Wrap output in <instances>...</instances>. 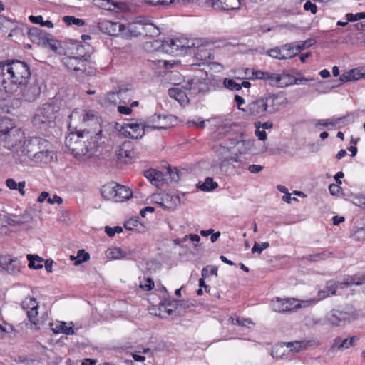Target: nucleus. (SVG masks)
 <instances>
[{
    "label": "nucleus",
    "mask_w": 365,
    "mask_h": 365,
    "mask_svg": "<svg viewBox=\"0 0 365 365\" xmlns=\"http://www.w3.org/2000/svg\"><path fill=\"white\" fill-rule=\"evenodd\" d=\"M30 77V68L25 62L12 60L0 63V91L14 94L28 83Z\"/></svg>",
    "instance_id": "nucleus-1"
},
{
    "label": "nucleus",
    "mask_w": 365,
    "mask_h": 365,
    "mask_svg": "<svg viewBox=\"0 0 365 365\" xmlns=\"http://www.w3.org/2000/svg\"><path fill=\"white\" fill-rule=\"evenodd\" d=\"M58 110L59 106L53 102L43 103L36 110L33 124L40 129L50 126L54 122Z\"/></svg>",
    "instance_id": "nucleus-2"
},
{
    "label": "nucleus",
    "mask_w": 365,
    "mask_h": 365,
    "mask_svg": "<svg viewBox=\"0 0 365 365\" xmlns=\"http://www.w3.org/2000/svg\"><path fill=\"white\" fill-rule=\"evenodd\" d=\"M123 128V134L125 137L133 139L141 138L145 135L146 129H165L166 127L160 125H150L143 120H132L129 123H125Z\"/></svg>",
    "instance_id": "nucleus-3"
},
{
    "label": "nucleus",
    "mask_w": 365,
    "mask_h": 365,
    "mask_svg": "<svg viewBox=\"0 0 365 365\" xmlns=\"http://www.w3.org/2000/svg\"><path fill=\"white\" fill-rule=\"evenodd\" d=\"M81 138H83L82 132L79 131L76 135L71 133L66 138V145L76 158H90L93 154L92 152L93 148L87 145L81 148L82 145L80 140Z\"/></svg>",
    "instance_id": "nucleus-4"
},
{
    "label": "nucleus",
    "mask_w": 365,
    "mask_h": 365,
    "mask_svg": "<svg viewBox=\"0 0 365 365\" xmlns=\"http://www.w3.org/2000/svg\"><path fill=\"white\" fill-rule=\"evenodd\" d=\"M200 81L198 79H192L187 83L185 89L182 90L177 86L171 88L168 90V94L170 98L176 100L180 105H185L189 102L188 95L196 94L201 91V88L198 87Z\"/></svg>",
    "instance_id": "nucleus-5"
},
{
    "label": "nucleus",
    "mask_w": 365,
    "mask_h": 365,
    "mask_svg": "<svg viewBox=\"0 0 365 365\" xmlns=\"http://www.w3.org/2000/svg\"><path fill=\"white\" fill-rule=\"evenodd\" d=\"M50 143L40 137L25 138L21 148L17 150V156L19 159L24 157L30 158L32 154L38 152L41 148L49 147Z\"/></svg>",
    "instance_id": "nucleus-6"
},
{
    "label": "nucleus",
    "mask_w": 365,
    "mask_h": 365,
    "mask_svg": "<svg viewBox=\"0 0 365 365\" xmlns=\"http://www.w3.org/2000/svg\"><path fill=\"white\" fill-rule=\"evenodd\" d=\"M135 27L133 24H128L125 26L119 22H113L108 20H103L98 23L99 30L103 34L110 36H118L120 33H123L125 30L130 32L131 36H138L142 34V31H139L138 34H133V29Z\"/></svg>",
    "instance_id": "nucleus-7"
},
{
    "label": "nucleus",
    "mask_w": 365,
    "mask_h": 365,
    "mask_svg": "<svg viewBox=\"0 0 365 365\" xmlns=\"http://www.w3.org/2000/svg\"><path fill=\"white\" fill-rule=\"evenodd\" d=\"M267 115H272L286 107L287 98L282 93H267L262 96Z\"/></svg>",
    "instance_id": "nucleus-8"
},
{
    "label": "nucleus",
    "mask_w": 365,
    "mask_h": 365,
    "mask_svg": "<svg viewBox=\"0 0 365 365\" xmlns=\"http://www.w3.org/2000/svg\"><path fill=\"white\" fill-rule=\"evenodd\" d=\"M25 139V133L20 129H13L6 135H3L1 141L3 146L10 150H12L17 156V150L21 148Z\"/></svg>",
    "instance_id": "nucleus-9"
},
{
    "label": "nucleus",
    "mask_w": 365,
    "mask_h": 365,
    "mask_svg": "<svg viewBox=\"0 0 365 365\" xmlns=\"http://www.w3.org/2000/svg\"><path fill=\"white\" fill-rule=\"evenodd\" d=\"M304 300L299 301L295 299H281L277 297L272 301V307L277 312H293L301 307H307L304 303Z\"/></svg>",
    "instance_id": "nucleus-10"
},
{
    "label": "nucleus",
    "mask_w": 365,
    "mask_h": 365,
    "mask_svg": "<svg viewBox=\"0 0 365 365\" xmlns=\"http://www.w3.org/2000/svg\"><path fill=\"white\" fill-rule=\"evenodd\" d=\"M244 112L248 116L256 119L265 118L268 115L262 96L258 97L250 102Z\"/></svg>",
    "instance_id": "nucleus-11"
},
{
    "label": "nucleus",
    "mask_w": 365,
    "mask_h": 365,
    "mask_svg": "<svg viewBox=\"0 0 365 365\" xmlns=\"http://www.w3.org/2000/svg\"><path fill=\"white\" fill-rule=\"evenodd\" d=\"M117 160L120 163H132L136 158V153L130 142H125L115 151Z\"/></svg>",
    "instance_id": "nucleus-12"
},
{
    "label": "nucleus",
    "mask_w": 365,
    "mask_h": 365,
    "mask_svg": "<svg viewBox=\"0 0 365 365\" xmlns=\"http://www.w3.org/2000/svg\"><path fill=\"white\" fill-rule=\"evenodd\" d=\"M19 91L21 92L20 98L27 102L36 101L41 93V86L36 81L29 84L26 83L22 88H19Z\"/></svg>",
    "instance_id": "nucleus-13"
},
{
    "label": "nucleus",
    "mask_w": 365,
    "mask_h": 365,
    "mask_svg": "<svg viewBox=\"0 0 365 365\" xmlns=\"http://www.w3.org/2000/svg\"><path fill=\"white\" fill-rule=\"evenodd\" d=\"M191 48H195L194 56L196 60L205 63L207 60L213 58L212 53L209 47L210 45H205L202 39H195L191 42Z\"/></svg>",
    "instance_id": "nucleus-14"
},
{
    "label": "nucleus",
    "mask_w": 365,
    "mask_h": 365,
    "mask_svg": "<svg viewBox=\"0 0 365 365\" xmlns=\"http://www.w3.org/2000/svg\"><path fill=\"white\" fill-rule=\"evenodd\" d=\"M69 51L68 55L84 58L87 61L88 58L93 52V48L89 43H84L83 44L81 41L72 40Z\"/></svg>",
    "instance_id": "nucleus-15"
},
{
    "label": "nucleus",
    "mask_w": 365,
    "mask_h": 365,
    "mask_svg": "<svg viewBox=\"0 0 365 365\" xmlns=\"http://www.w3.org/2000/svg\"><path fill=\"white\" fill-rule=\"evenodd\" d=\"M0 267L7 272L8 274L16 275L21 272L22 266L19 259L10 255L0 257Z\"/></svg>",
    "instance_id": "nucleus-16"
},
{
    "label": "nucleus",
    "mask_w": 365,
    "mask_h": 365,
    "mask_svg": "<svg viewBox=\"0 0 365 365\" xmlns=\"http://www.w3.org/2000/svg\"><path fill=\"white\" fill-rule=\"evenodd\" d=\"M64 65L70 70L84 72L86 70L87 61L74 56L66 55L63 58Z\"/></svg>",
    "instance_id": "nucleus-17"
},
{
    "label": "nucleus",
    "mask_w": 365,
    "mask_h": 365,
    "mask_svg": "<svg viewBox=\"0 0 365 365\" xmlns=\"http://www.w3.org/2000/svg\"><path fill=\"white\" fill-rule=\"evenodd\" d=\"M349 314L338 309H332L327 314V321L334 326L340 327L349 319Z\"/></svg>",
    "instance_id": "nucleus-18"
},
{
    "label": "nucleus",
    "mask_w": 365,
    "mask_h": 365,
    "mask_svg": "<svg viewBox=\"0 0 365 365\" xmlns=\"http://www.w3.org/2000/svg\"><path fill=\"white\" fill-rule=\"evenodd\" d=\"M212 7L216 10H236L240 7V0H209Z\"/></svg>",
    "instance_id": "nucleus-19"
},
{
    "label": "nucleus",
    "mask_w": 365,
    "mask_h": 365,
    "mask_svg": "<svg viewBox=\"0 0 365 365\" xmlns=\"http://www.w3.org/2000/svg\"><path fill=\"white\" fill-rule=\"evenodd\" d=\"M286 345L287 347L290 348V351L299 352L302 349H307L310 347L317 346L319 343L315 340H302L288 342Z\"/></svg>",
    "instance_id": "nucleus-20"
},
{
    "label": "nucleus",
    "mask_w": 365,
    "mask_h": 365,
    "mask_svg": "<svg viewBox=\"0 0 365 365\" xmlns=\"http://www.w3.org/2000/svg\"><path fill=\"white\" fill-rule=\"evenodd\" d=\"M49 147L41 148L38 152L33 155V160L36 163H48L52 161L53 153L49 150Z\"/></svg>",
    "instance_id": "nucleus-21"
},
{
    "label": "nucleus",
    "mask_w": 365,
    "mask_h": 365,
    "mask_svg": "<svg viewBox=\"0 0 365 365\" xmlns=\"http://www.w3.org/2000/svg\"><path fill=\"white\" fill-rule=\"evenodd\" d=\"M160 199V205L168 210L175 209L180 200L178 196L168 193L163 194Z\"/></svg>",
    "instance_id": "nucleus-22"
},
{
    "label": "nucleus",
    "mask_w": 365,
    "mask_h": 365,
    "mask_svg": "<svg viewBox=\"0 0 365 365\" xmlns=\"http://www.w3.org/2000/svg\"><path fill=\"white\" fill-rule=\"evenodd\" d=\"M340 282L342 288L351 285H361L365 284V274L363 275L355 274L353 276H347L342 282Z\"/></svg>",
    "instance_id": "nucleus-23"
},
{
    "label": "nucleus",
    "mask_w": 365,
    "mask_h": 365,
    "mask_svg": "<svg viewBox=\"0 0 365 365\" xmlns=\"http://www.w3.org/2000/svg\"><path fill=\"white\" fill-rule=\"evenodd\" d=\"M169 43L171 45V47L173 48V51H175V53H173V56L178 55L180 52H182L184 50V48H191L190 42L185 39L181 40L178 38H170V41Z\"/></svg>",
    "instance_id": "nucleus-24"
},
{
    "label": "nucleus",
    "mask_w": 365,
    "mask_h": 365,
    "mask_svg": "<svg viewBox=\"0 0 365 365\" xmlns=\"http://www.w3.org/2000/svg\"><path fill=\"white\" fill-rule=\"evenodd\" d=\"M28 35L29 38L34 43H45L46 33L42 29L37 27H33L29 29Z\"/></svg>",
    "instance_id": "nucleus-25"
},
{
    "label": "nucleus",
    "mask_w": 365,
    "mask_h": 365,
    "mask_svg": "<svg viewBox=\"0 0 365 365\" xmlns=\"http://www.w3.org/2000/svg\"><path fill=\"white\" fill-rule=\"evenodd\" d=\"M13 129H18V128L14 125L11 118L7 117L0 118V138L10 133Z\"/></svg>",
    "instance_id": "nucleus-26"
},
{
    "label": "nucleus",
    "mask_w": 365,
    "mask_h": 365,
    "mask_svg": "<svg viewBox=\"0 0 365 365\" xmlns=\"http://www.w3.org/2000/svg\"><path fill=\"white\" fill-rule=\"evenodd\" d=\"M101 194L105 199L116 202L117 187H115V185H103L101 188Z\"/></svg>",
    "instance_id": "nucleus-27"
},
{
    "label": "nucleus",
    "mask_w": 365,
    "mask_h": 365,
    "mask_svg": "<svg viewBox=\"0 0 365 365\" xmlns=\"http://www.w3.org/2000/svg\"><path fill=\"white\" fill-rule=\"evenodd\" d=\"M235 144V143H231ZM237 146V150L240 153H246L250 150L255 145V140L252 138H242L235 143Z\"/></svg>",
    "instance_id": "nucleus-28"
},
{
    "label": "nucleus",
    "mask_w": 365,
    "mask_h": 365,
    "mask_svg": "<svg viewBox=\"0 0 365 365\" xmlns=\"http://www.w3.org/2000/svg\"><path fill=\"white\" fill-rule=\"evenodd\" d=\"M52 331L56 333H62L66 335H71L74 334V330L72 327L67 326V324L64 322H60L56 324H51Z\"/></svg>",
    "instance_id": "nucleus-29"
},
{
    "label": "nucleus",
    "mask_w": 365,
    "mask_h": 365,
    "mask_svg": "<svg viewBox=\"0 0 365 365\" xmlns=\"http://www.w3.org/2000/svg\"><path fill=\"white\" fill-rule=\"evenodd\" d=\"M115 187H117L116 202H123L125 200H128L132 197V191L125 186L116 184Z\"/></svg>",
    "instance_id": "nucleus-30"
},
{
    "label": "nucleus",
    "mask_w": 365,
    "mask_h": 365,
    "mask_svg": "<svg viewBox=\"0 0 365 365\" xmlns=\"http://www.w3.org/2000/svg\"><path fill=\"white\" fill-rule=\"evenodd\" d=\"M287 76L286 74H279L275 73L266 72L264 81L272 86H279L282 80Z\"/></svg>",
    "instance_id": "nucleus-31"
},
{
    "label": "nucleus",
    "mask_w": 365,
    "mask_h": 365,
    "mask_svg": "<svg viewBox=\"0 0 365 365\" xmlns=\"http://www.w3.org/2000/svg\"><path fill=\"white\" fill-rule=\"evenodd\" d=\"M26 258L29 261L28 266L30 269H39L43 267L44 259L38 255L29 254Z\"/></svg>",
    "instance_id": "nucleus-32"
},
{
    "label": "nucleus",
    "mask_w": 365,
    "mask_h": 365,
    "mask_svg": "<svg viewBox=\"0 0 365 365\" xmlns=\"http://www.w3.org/2000/svg\"><path fill=\"white\" fill-rule=\"evenodd\" d=\"M93 4L95 6L107 11H113L118 7L117 3L111 0H93Z\"/></svg>",
    "instance_id": "nucleus-33"
},
{
    "label": "nucleus",
    "mask_w": 365,
    "mask_h": 365,
    "mask_svg": "<svg viewBox=\"0 0 365 365\" xmlns=\"http://www.w3.org/2000/svg\"><path fill=\"white\" fill-rule=\"evenodd\" d=\"M330 295V293L325 288L318 292L317 297L304 300V303L307 307L312 306L318 303L319 301L324 299Z\"/></svg>",
    "instance_id": "nucleus-34"
},
{
    "label": "nucleus",
    "mask_w": 365,
    "mask_h": 365,
    "mask_svg": "<svg viewBox=\"0 0 365 365\" xmlns=\"http://www.w3.org/2000/svg\"><path fill=\"white\" fill-rule=\"evenodd\" d=\"M349 31L357 30L359 32L356 34L357 38L363 40L365 43V20L354 24L350 25L348 28Z\"/></svg>",
    "instance_id": "nucleus-35"
},
{
    "label": "nucleus",
    "mask_w": 365,
    "mask_h": 365,
    "mask_svg": "<svg viewBox=\"0 0 365 365\" xmlns=\"http://www.w3.org/2000/svg\"><path fill=\"white\" fill-rule=\"evenodd\" d=\"M282 52L286 56V59L292 58L296 56L299 51H297V43L296 42L287 43L282 46Z\"/></svg>",
    "instance_id": "nucleus-36"
},
{
    "label": "nucleus",
    "mask_w": 365,
    "mask_h": 365,
    "mask_svg": "<svg viewBox=\"0 0 365 365\" xmlns=\"http://www.w3.org/2000/svg\"><path fill=\"white\" fill-rule=\"evenodd\" d=\"M108 257L113 259H119L126 257V252L120 247L109 248L106 251Z\"/></svg>",
    "instance_id": "nucleus-37"
},
{
    "label": "nucleus",
    "mask_w": 365,
    "mask_h": 365,
    "mask_svg": "<svg viewBox=\"0 0 365 365\" xmlns=\"http://www.w3.org/2000/svg\"><path fill=\"white\" fill-rule=\"evenodd\" d=\"M170 41V38L165 40L163 41L159 42L158 41H155L156 44V49L159 51L164 52L165 53L173 55L175 53L173 51V48L171 47V45L169 43Z\"/></svg>",
    "instance_id": "nucleus-38"
},
{
    "label": "nucleus",
    "mask_w": 365,
    "mask_h": 365,
    "mask_svg": "<svg viewBox=\"0 0 365 365\" xmlns=\"http://www.w3.org/2000/svg\"><path fill=\"white\" fill-rule=\"evenodd\" d=\"M140 26L146 36H155L160 34L158 28L152 23H147L143 25L140 24Z\"/></svg>",
    "instance_id": "nucleus-39"
},
{
    "label": "nucleus",
    "mask_w": 365,
    "mask_h": 365,
    "mask_svg": "<svg viewBox=\"0 0 365 365\" xmlns=\"http://www.w3.org/2000/svg\"><path fill=\"white\" fill-rule=\"evenodd\" d=\"M229 322L233 324V325H239L245 327L250 328V325L254 324L252 321L250 319L248 318H244V317H236L234 318L233 317H230L229 318Z\"/></svg>",
    "instance_id": "nucleus-40"
},
{
    "label": "nucleus",
    "mask_w": 365,
    "mask_h": 365,
    "mask_svg": "<svg viewBox=\"0 0 365 365\" xmlns=\"http://www.w3.org/2000/svg\"><path fill=\"white\" fill-rule=\"evenodd\" d=\"M344 118H330V119H320L317 120L316 127L318 125H322L324 127H327L329 125L336 126L339 124Z\"/></svg>",
    "instance_id": "nucleus-41"
},
{
    "label": "nucleus",
    "mask_w": 365,
    "mask_h": 365,
    "mask_svg": "<svg viewBox=\"0 0 365 365\" xmlns=\"http://www.w3.org/2000/svg\"><path fill=\"white\" fill-rule=\"evenodd\" d=\"M267 54L273 58L279 60L286 59V56L284 53L282 52V46L268 50Z\"/></svg>",
    "instance_id": "nucleus-42"
},
{
    "label": "nucleus",
    "mask_w": 365,
    "mask_h": 365,
    "mask_svg": "<svg viewBox=\"0 0 365 365\" xmlns=\"http://www.w3.org/2000/svg\"><path fill=\"white\" fill-rule=\"evenodd\" d=\"M217 186V182H215L212 178L207 177L205 181L200 185V189L202 191L209 192L215 189Z\"/></svg>",
    "instance_id": "nucleus-43"
},
{
    "label": "nucleus",
    "mask_w": 365,
    "mask_h": 365,
    "mask_svg": "<svg viewBox=\"0 0 365 365\" xmlns=\"http://www.w3.org/2000/svg\"><path fill=\"white\" fill-rule=\"evenodd\" d=\"M63 21L68 26L73 24L78 26H82L84 25V21L83 19L74 16H66L63 17Z\"/></svg>",
    "instance_id": "nucleus-44"
},
{
    "label": "nucleus",
    "mask_w": 365,
    "mask_h": 365,
    "mask_svg": "<svg viewBox=\"0 0 365 365\" xmlns=\"http://www.w3.org/2000/svg\"><path fill=\"white\" fill-rule=\"evenodd\" d=\"M339 288H342L340 282L329 281L325 286V289L328 290L330 294H335Z\"/></svg>",
    "instance_id": "nucleus-45"
},
{
    "label": "nucleus",
    "mask_w": 365,
    "mask_h": 365,
    "mask_svg": "<svg viewBox=\"0 0 365 365\" xmlns=\"http://www.w3.org/2000/svg\"><path fill=\"white\" fill-rule=\"evenodd\" d=\"M297 43V51H301L307 48H309L316 43V40L314 38H309L304 41H298Z\"/></svg>",
    "instance_id": "nucleus-46"
},
{
    "label": "nucleus",
    "mask_w": 365,
    "mask_h": 365,
    "mask_svg": "<svg viewBox=\"0 0 365 365\" xmlns=\"http://www.w3.org/2000/svg\"><path fill=\"white\" fill-rule=\"evenodd\" d=\"M223 84L225 87L231 91H240L241 89L240 83L235 82L233 79L225 78Z\"/></svg>",
    "instance_id": "nucleus-47"
},
{
    "label": "nucleus",
    "mask_w": 365,
    "mask_h": 365,
    "mask_svg": "<svg viewBox=\"0 0 365 365\" xmlns=\"http://www.w3.org/2000/svg\"><path fill=\"white\" fill-rule=\"evenodd\" d=\"M22 307L24 309H38V304L35 299L30 297V298H26L22 302Z\"/></svg>",
    "instance_id": "nucleus-48"
},
{
    "label": "nucleus",
    "mask_w": 365,
    "mask_h": 365,
    "mask_svg": "<svg viewBox=\"0 0 365 365\" xmlns=\"http://www.w3.org/2000/svg\"><path fill=\"white\" fill-rule=\"evenodd\" d=\"M255 127V135L260 140H265L267 139V133L265 130H261V122L257 121L254 123Z\"/></svg>",
    "instance_id": "nucleus-49"
},
{
    "label": "nucleus",
    "mask_w": 365,
    "mask_h": 365,
    "mask_svg": "<svg viewBox=\"0 0 365 365\" xmlns=\"http://www.w3.org/2000/svg\"><path fill=\"white\" fill-rule=\"evenodd\" d=\"M217 270L218 269L216 266H207L202 269L201 275L203 278L207 277L209 274L217 276Z\"/></svg>",
    "instance_id": "nucleus-50"
},
{
    "label": "nucleus",
    "mask_w": 365,
    "mask_h": 365,
    "mask_svg": "<svg viewBox=\"0 0 365 365\" xmlns=\"http://www.w3.org/2000/svg\"><path fill=\"white\" fill-rule=\"evenodd\" d=\"M140 222L135 219H130L125 222L124 227L128 230H138Z\"/></svg>",
    "instance_id": "nucleus-51"
},
{
    "label": "nucleus",
    "mask_w": 365,
    "mask_h": 365,
    "mask_svg": "<svg viewBox=\"0 0 365 365\" xmlns=\"http://www.w3.org/2000/svg\"><path fill=\"white\" fill-rule=\"evenodd\" d=\"M90 258V255L88 252H86L83 250L78 251L77 259L75 262L76 264H81L88 261Z\"/></svg>",
    "instance_id": "nucleus-52"
},
{
    "label": "nucleus",
    "mask_w": 365,
    "mask_h": 365,
    "mask_svg": "<svg viewBox=\"0 0 365 365\" xmlns=\"http://www.w3.org/2000/svg\"><path fill=\"white\" fill-rule=\"evenodd\" d=\"M163 176L164 175H163V173H161L160 171H158L157 174L155 176V179H153L151 181V184L155 185V187H157L158 188L162 187L163 184H164Z\"/></svg>",
    "instance_id": "nucleus-53"
},
{
    "label": "nucleus",
    "mask_w": 365,
    "mask_h": 365,
    "mask_svg": "<svg viewBox=\"0 0 365 365\" xmlns=\"http://www.w3.org/2000/svg\"><path fill=\"white\" fill-rule=\"evenodd\" d=\"M354 72L355 71L350 70L349 71H346V72H344V73H342L339 77L340 82L345 83V82L354 81Z\"/></svg>",
    "instance_id": "nucleus-54"
},
{
    "label": "nucleus",
    "mask_w": 365,
    "mask_h": 365,
    "mask_svg": "<svg viewBox=\"0 0 365 365\" xmlns=\"http://www.w3.org/2000/svg\"><path fill=\"white\" fill-rule=\"evenodd\" d=\"M359 338L356 336H352L349 339H344L340 344V348H344V349H349L351 346H354V341L358 340Z\"/></svg>",
    "instance_id": "nucleus-55"
},
{
    "label": "nucleus",
    "mask_w": 365,
    "mask_h": 365,
    "mask_svg": "<svg viewBox=\"0 0 365 365\" xmlns=\"http://www.w3.org/2000/svg\"><path fill=\"white\" fill-rule=\"evenodd\" d=\"M347 21H356L362 19H365V12H359L355 14L349 13L346 15Z\"/></svg>",
    "instance_id": "nucleus-56"
},
{
    "label": "nucleus",
    "mask_w": 365,
    "mask_h": 365,
    "mask_svg": "<svg viewBox=\"0 0 365 365\" xmlns=\"http://www.w3.org/2000/svg\"><path fill=\"white\" fill-rule=\"evenodd\" d=\"M140 287L143 290L150 291L154 287V282L151 278H147L144 282H140Z\"/></svg>",
    "instance_id": "nucleus-57"
},
{
    "label": "nucleus",
    "mask_w": 365,
    "mask_h": 365,
    "mask_svg": "<svg viewBox=\"0 0 365 365\" xmlns=\"http://www.w3.org/2000/svg\"><path fill=\"white\" fill-rule=\"evenodd\" d=\"M123 231V228L120 226H116L114 227H110L106 226L105 227V232L109 237H113L115 233H120Z\"/></svg>",
    "instance_id": "nucleus-58"
},
{
    "label": "nucleus",
    "mask_w": 365,
    "mask_h": 365,
    "mask_svg": "<svg viewBox=\"0 0 365 365\" xmlns=\"http://www.w3.org/2000/svg\"><path fill=\"white\" fill-rule=\"evenodd\" d=\"M168 171L172 181L178 182L180 180L179 170L176 168H169Z\"/></svg>",
    "instance_id": "nucleus-59"
},
{
    "label": "nucleus",
    "mask_w": 365,
    "mask_h": 365,
    "mask_svg": "<svg viewBox=\"0 0 365 365\" xmlns=\"http://www.w3.org/2000/svg\"><path fill=\"white\" fill-rule=\"evenodd\" d=\"M25 222H26L25 220H21V217H18V216H14L12 217H9L7 220L8 224L11 226L21 225Z\"/></svg>",
    "instance_id": "nucleus-60"
},
{
    "label": "nucleus",
    "mask_w": 365,
    "mask_h": 365,
    "mask_svg": "<svg viewBox=\"0 0 365 365\" xmlns=\"http://www.w3.org/2000/svg\"><path fill=\"white\" fill-rule=\"evenodd\" d=\"M190 125H195L197 128H204L205 127V121L202 118H197L196 120H188Z\"/></svg>",
    "instance_id": "nucleus-61"
},
{
    "label": "nucleus",
    "mask_w": 365,
    "mask_h": 365,
    "mask_svg": "<svg viewBox=\"0 0 365 365\" xmlns=\"http://www.w3.org/2000/svg\"><path fill=\"white\" fill-rule=\"evenodd\" d=\"M304 9L305 11H310L312 14H314L317 11V6L315 4L312 3L309 1H307L304 5Z\"/></svg>",
    "instance_id": "nucleus-62"
},
{
    "label": "nucleus",
    "mask_w": 365,
    "mask_h": 365,
    "mask_svg": "<svg viewBox=\"0 0 365 365\" xmlns=\"http://www.w3.org/2000/svg\"><path fill=\"white\" fill-rule=\"evenodd\" d=\"M328 254L325 252H320V253H317L316 255H310L309 256V259L310 260L312 261H314V262H317L319 259H324L326 257H328Z\"/></svg>",
    "instance_id": "nucleus-63"
},
{
    "label": "nucleus",
    "mask_w": 365,
    "mask_h": 365,
    "mask_svg": "<svg viewBox=\"0 0 365 365\" xmlns=\"http://www.w3.org/2000/svg\"><path fill=\"white\" fill-rule=\"evenodd\" d=\"M341 190V188L339 186V184H337V183L336 184H331L329 186V190L332 195H338L340 192Z\"/></svg>",
    "instance_id": "nucleus-64"
}]
</instances>
